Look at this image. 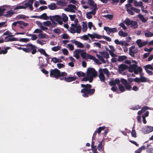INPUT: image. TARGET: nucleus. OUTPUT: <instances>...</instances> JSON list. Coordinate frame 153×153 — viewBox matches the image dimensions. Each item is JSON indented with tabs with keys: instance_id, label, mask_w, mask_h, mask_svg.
<instances>
[{
	"instance_id": "nucleus-60",
	"label": "nucleus",
	"mask_w": 153,
	"mask_h": 153,
	"mask_svg": "<svg viewBox=\"0 0 153 153\" xmlns=\"http://www.w3.org/2000/svg\"><path fill=\"white\" fill-rule=\"evenodd\" d=\"M38 36L41 39L45 38L46 36V34H45L40 33L38 34Z\"/></svg>"
},
{
	"instance_id": "nucleus-20",
	"label": "nucleus",
	"mask_w": 153,
	"mask_h": 153,
	"mask_svg": "<svg viewBox=\"0 0 153 153\" xmlns=\"http://www.w3.org/2000/svg\"><path fill=\"white\" fill-rule=\"evenodd\" d=\"M146 152L147 153H153V147L150 144L147 145Z\"/></svg>"
},
{
	"instance_id": "nucleus-38",
	"label": "nucleus",
	"mask_w": 153,
	"mask_h": 153,
	"mask_svg": "<svg viewBox=\"0 0 153 153\" xmlns=\"http://www.w3.org/2000/svg\"><path fill=\"white\" fill-rule=\"evenodd\" d=\"M134 47H132L130 48L129 49V54L130 56L132 57H134V53H135L134 51H132L131 49H134Z\"/></svg>"
},
{
	"instance_id": "nucleus-8",
	"label": "nucleus",
	"mask_w": 153,
	"mask_h": 153,
	"mask_svg": "<svg viewBox=\"0 0 153 153\" xmlns=\"http://www.w3.org/2000/svg\"><path fill=\"white\" fill-rule=\"evenodd\" d=\"M88 36L90 37L91 39L96 38L98 39H100L101 38V36L98 35L96 33H94L92 34L90 33H88V35H84L82 36L84 39L85 40H87L89 39Z\"/></svg>"
},
{
	"instance_id": "nucleus-61",
	"label": "nucleus",
	"mask_w": 153,
	"mask_h": 153,
	"mask_svg": "<svg viewBox=\"0 0 153 153\" xmlns=\"http://www.w3.org/2000/svg\"><path fill=\"white\" fill-rule=\"evenodd\" d=\"M104 16L105 18H108L110 20H111L113 18V15L111 14H107L105 15Z\"/></svg>"
},
{
	"instance_id": "nucleus-16",
	"label": "nucleus",
	"mask_w": 153,
	"mask_h": 153,
	"mask_svg": "<svg viewBox=\"0 0 153 153\" xmlns=\"http://www.w3.org/2000/svg\"><path fill=\"white\" fill-rule=\"evenodd\" d=\"M31 17L33 18H38L40 19H42L45 20H48L49 19V18L47 16V14L46 13H44L40 16H32Z\"/></svg>"
},
{
	"instance_id": "nucleus-63",
	"label": "nucleus",
	"mask_w": 153,
	"mask_h": 153,
	"mask_svg": "<svg viewBox=\"0 0 153 153\" xmlns=\"http://www.w3.org/2000/svg\"><path fill=\"white\" fill-rule=\"evenodd\" d=\"M91 148L93 153H96L97 152V148L96 146H93L91 147Z\"/></svg>"
},
{
	"instance_id": "nucleus-28",
	"label": "nucleus",
	"mask_w": 153,
	"mask_h": 153,
	"mask_svg": "<svg viewBox=\"0 0 153 153\" xmlns=\"http://www.w3.org/2000/svg\"><path fill=\"white\" fill-rule=\"evenodd\" d=\"M87 3L90 6L92 7L91 8H94L95 5L97 6V4L94 3V1L93 0H88Z\"/></svg>"
},
{
	"instance_id": "nucleus-48",
	"label": "nucleus",
	"mask_w": 153,
	"mask_h": 153,
	"mask_svg": "<svg viewBox=\"0 0 153 153\" xmlns=\"http://www.w3.org/2000/svg\"><path fill=\"white\" fill-rule=\"evenodd\" d=\"M102 70L103 73L104 72L107 76H108L109 75V72L107 68H105L102 69Z\"/></svg>"
},
{
	"instance_id": "nucleus-34",
	"label": "nucleus",
	"mask_w": 153,
	"mask_h": 153,
	"mask_svg": "<svg viewBox=\"0 0 153 153\" xmlns=\"http://www.w3.org/2000/svg\"><path fill=\"white\" fill-rule=\"evenodd\" d=\"M140 73V82H146L147 80L146 78L142 76V75H143V74H142L141 73Z\"/></svg>"
},
{
	"instance_id": "nucleus-45",
	"label": "nucleus",
	"mask_w": 153,
	"mask_h": 153,
	"mask_svg": "<svg viewBox=\"0 0 153 153\" xmlns=\"http://www.w3.org/2000/svg\"><path fill=\"white\" fill-rule=\"evenodd\" d=\"M81 26L80 25H77L76 27V32L78 33H80L81 29Z\"/></svg>"
},
{
	"instance_id": "nucleus-55",
	"label": "nucleus",
	"mask_w": 153,
	"mask_h": 153,
	"mask_svg": "<svg viewBox=\"0 0 153 153\" xmlns=\"http://www.w3.org/2000/svg\"><path fill=\"white\" fill-rule=\"evenodd\" d=\"M108 51L111 56L113 57H115L117 56V55L114 53V51H111V50H108Z\"/></svg>"
},
{
	"instance_id": "nucleus-50",
	"label": "nucleus",
	"mask_w": 153,
	"mask_h": 153,
	"mask_svg": "<svg viewBox=\"0 0 153 153\" xmlns=\"http://www.w3.org/2000/svg\"><path fill=\"white\" fill-rule=\"evenodd\" d=\"M53 19L55 20L56 22H57L60 19H61V17L59 15H56L53 16Z\"/></svg>"
},
{
	"instance_id": "nucleus-56",
	"label": "nucleus",
	"mask_w": 153,
	"mask_h": 153,
	"mask_svg": "<svg viewBox=\"0 0 153 153\" xmlns=\"http://www.w3.org/2000/svg\"><path fill=\"white\" fill-rule=\"evenodd\" d=\"M43 24L45 26H49L51 25V22L50 21H48L46 22H43Z\"/></svg>"
},
{
	"instance_id": "nucleus-46",
	"label": "nucleus",
	"mask_w": 153,
	"mask_h": 153,
	"mask_svg": "<svg viewBox=\"0 0 153 153\" xmlns=\"http://www.w3.org/2000/svg\"><path fill=\"white\" fill-rule=\"evenodd\" d=\"M119 90L121 92H123L125 91V88L124 86L121 84L119 85Z\"/></svg>"
},
{
	"instance_id": "nucleus-32",
	"label": "nucleus",
	"mask_w": 153,
	"mask_h": 153,
	"mask_svg": "<svg viewBox=\"0 0 153 153\" xmlns=\"http://www.w3.org/2000/svg\"><path fill=\"white\" fill-rule=\"evenodd\" d=\"M76 74L79 77L84 76L86 75V74L85 73L81 71H79L76 72Z\"/></svg>"
},
{
	"instance_id": "nucleus-51",
	"label": "nucleus",
	"mask_w": 153,
	"mask_h": 153,
	"mask_svg": "<svg viewBox=\"0 0 153 153\" xmlns=\"http://www.w3.org/2000/svg\"><path fill=\"white\" fill-rule=\"evenodd\" d=\"M136 43L139 48L142 47V42L141 39H139L137 40Z\"/></svg>"
},
{
	"instance_id": "nucleus-14",
	"label": "nucleus",
	"mask_w": 153,
	"mask_h": 153,
	"mask_svg": "<svg viewBox=\"0 0 153 153\" xmlns=\"http://www.w3.org/2000/svg\"><path fill=\"white\" fill-rule=\"evenodd\" d=\"M34 1V0H29L28 2L25 3L24 4L25 9L27 8L28 7L31 10H33V4Z\"/></svg>"
},
{
	"instance_id": "nucleus-13",
	"label": "nucleus",
	"mask_w": 153,
	"mask_h": 153,
	"mask_svg": "<svg viewBox=\"0 0 153 153\" xmlns=\"http://www.w3.org/2000/svg\"><path fill=\"white\" fill-rule=\"evenodd\" d=\"M142 131L144 134H148L153 131V127L147 126L144 128H143Z\"/></svg>"
},
{
	"instance_id": "nucleus-11",
	"label": "nucleus",
	"mask_w": 153,
	"mask_h": 153,
	"mask_svg": "<svg viewBox=\"0 0 153 153\" xmlns=\"http://www.w3.org/2000/svg\"><path fill=\"white\" fill-rule=\"evenodd\" d=\"M104 29L105 30L108 35H110L111 33H114L117 31V28L115 27L112 28L108 27L105 26L104 27Z\"/></svg>"
},
{
	"instance_id": "nucleus-9",
	"label": "nucleus",
	"mask_w": 153,
	"mask_h": 153,
	"mask_svg": "<svg viewBox=\"0 0 153 153\" xmlns=\"http://www.w3.org/2000/svg\"><path fill=\"white\" fill-rule=\"evenodd\" d=\"M81 56L82 58L85 59H93L94 60L95 59L97 60L96 59V58L95 57L86 53L84 51V50L82 52V53H81Z\"/></svg>"
},
{
	"instance_id": "nucleus-21",
	"label": "nucleus",
	"mask_w": 153,
	"mask_h": 153,
	"mask_svg": "<svg viewBox=\"0 0 153 153\" xmlns=\"http://www.w3.org/2000/svg\"><path fill=\"white\" fill-rule=\"evenodd\" d=\"M77 79L76 76L71 77L68 76L66 77V82H70L75 81Z\"/></svg>"
},
{
	"instance_id": "nucleus-64",
	"label": "nucleus",
	"mask_w": 153,
	"mask_h": 153,
	"mask_svg": "<svg viewBox=\"0 0 153 153\" xmlns=\"http://www.w3.org/2000/svg\"><path fill=\"white\" fill-rule=\"evenodd\" d=\"M62 38L64 39H67L69 38L68 35L66 34H64L62 35Z\"/></svg>"
},
{
	"instance_id": "nucleus-42",
	"label": "nucleus",
	"mask_w": 153,
	"mask_h": 153,
	"mask_svg": "<svg viewBox=\"0 0 153 153\" xmlns=\"http://www.w3.org/2000/svg\"><path fill=\"white\" fill-rule=\"evenodd\" d=\"M51 61H53L55 63H56L58 62H61L62 60L60 59H57L56 57H53L52 58Z\"/></svg>"
},
{
	"instance_id": "nucleus-57",
	"label": "nucleus",
	"mask_w": 153,
	"mask_h": 153,
	"mask_svg": "<svg viewBox=\"0 0 153 153\" xmlns=\"http://www.w3.org/2000/svg\"><path fill=\"white\" fill-rule=\"evenodd\" d=\"M6 22H0V28L7 26V25H6Z\"/></svg>"
},
{
	"instance_id": "nucleus-43",
	"label": "nucleus",
	"mask_w": 153,
	"mask_h": 153,
	"mask_svg": "<svg viewBox=\"0 0 153 153\" xmlns=\"http://www.w3.org/2000/svg\"><path fill=\"white\" fill-rule=\"evenodd\" d=\"M144 68L145 70H148V69L152 70L153 67H152L151 65L148 64L144 66Z\"/></svg>"
},
{
	"instance_id": "nucleus-15",
	"label": "nucleus",
	"mask_w": 153,
	"mask_h": 153,
	"mask_svg": "<svg viewBox=\"0 0 153 153\" xmlns=\"http://www.w3.org/2000/svg\"><path fill=\"white\" fill-rule=\"evenodd\" d=\"M99 77L100 80L101 82H104L105 79V77L103 73L102 69L101 68H100L99 70Z\"/></svg>"
},
{
	"instance_id": "nucleus-25",
	"label": "nucleus",
	"mask_w": 153,
	"mask_h": 153,
	"mask_svg": "<svg viewBox=\"0 0 153 153\" xmlns=\"http://www.w3.org/2000/svg\"><path fill=\"white\" fill-rule=\"evenodd\" d=\"M48 7L49 9L51 10H55L57 8V6L54 3H51L50 4L48 5Z\"/></svg>"
},
{
	"instance_id": "nucleus-18",
	"label": "nucleus",
	"mask_w": 153,
	"mask_h": 153,
	"mask_svg": "<svg viewBox=\"0 0 153 153\" xmlns=\"http://www.w3.org/2000/svg\"><path fill=\"white\" fill-rule=\"evenodd\" d=\"M128 68V67L127 65L123 64L120 65L118 67V69L120 72H123Z\"/></svg>"
},
{
	"instance_id": "nucleus-29",
	"label": "nucleus",
	"mask_w": 153,
	"mask_h": 153,
	"mask_svg": "<svg viewBox=\"0 0 153 153\" xmlns=\"http://www.w3.org/2000/svg\"><path fill=\"white\" fill-rule=\"evenodd\" d=\"M100 53L102 55L104 56V57L108 59L109 58V54L107 52L104 51H100Z\"/></svg>"
},
{
	"instance_id": "nucleus-26",
	"label": "nucleus",
	"mask_w": 153,
	"mask_h": 153,
	"mask_svg": "<svg viewBox=\"0 0 153 153\" xmlns=\"http://www.w3.org/2000/svg\"><path fill=\"white\" fill-rule=\"evenodd\" d=\"M127 59V57L125 55L119 56L118 57L117 61L119 62H122Z\"/></svg>"
},
{
	"instance_id": "nucleus-39",
	"label": "nucleus",
	"mask_w": 153,
	"mask_h": 153,
	"mask_svg": "<svg viewBox=\"0 0 153 153\" xmlns=\"http://www.w3.org/2000/svg\"><path fill=\"white\" fill-rule=\"evenodd\" d=\"M134 127L133 126L132 130L131 132V134L132 137L135 138L137 137L136 132L135 130L134 129Z\"/></svg>"
},
{
	"instance_id": "nucleus-33",
	"label": "nucleus",
	"mask_w": 153,
	"mask_h": 153,
	"mask_svg": "<svg viewBox=\"0 0 153 153\" xmlns=\"http://www.w3.org/2000/svg\"><path fill=\"white\" fill-rule=\"evenodd\" d=\"M14 13L12 12L11 10H9L7 12V14H5L4 16L7 17H10Z\"/></svg>"
},
{
	"instance_id": "nucleus-22",
	"label": "nucleus",
	"mask_w": 153,
	"mask_h": 153,
	"mask_svg": "<svg viewBox=\"0 0 153 153\" xmlns=\"http://www.w3.org/2000/svg\"><path fill=\"white\" fill-rule=\"evenodd\" d=\"M72 43H74L75 45H77V47L79 48H83V45L79 42L77 41L74 40L72 42Z\"/></svg>"
},
{
	"instance_id": "nucleus-2",
	"label": "nucleus",
	"mask_w": 153,
	"mask_h": 153,
	"mask_svg": "<svg viewBox=\"0 0 153 153\" xmlns=\"http://www.w3.org/2000/svg\"><path fill=\"white\" fill-rule=\"evenodd\" d=\"M26 46L28 48H21V47H17L16 46V47L17 48V49L19 50H22L24 51L26 53H30L31 52L32 54H34L36 53L37 52V47L35 45L31 43H29L27 44Z\"/></svg>"
},
{
	"instance_id": "nucleus-7",
	"label": "nucleus",
	"mask_w": 153,
	"mask_h": 153,
	"mask_svg": "<svg viewBox=\"0 0 153 153\" xmlns=\"http://www.w3.org/2000/svg\"><path fill=\"white\" fill-rule=\"evenodd\" d=\"M86 74L89 76H91L93 79V77H96L97 75V72L93 68H88L87 69Z\"/></svg>"
},
{
	"instance_id": "nucleus-30",
	"label": "nucleus",
	"mask_w": 153,
	"mask_h": 153,
	"mask_svg": "<svg viewBox=\"0 0 153 153\" xmlns=\"http://www.w3.org/2000/svg\"><path fill=\"white\" fill-rule=\"evenodd\" d=\"M103 141V140H102L101 141L99 142V143L97 147L98 151L100 152H101L102 151V143Z\"/></svg>"
},
{
	"instance_id": "nucleus-59",
	"label": "nucleus",
	"mask_w": 153,
	"mask_h": 153,
	"mask_svg": "<svg viewBox=\"0 0 153 153\" xmlns=\"http://www.w3.org/2000/svg\"><path fill=\"white\" fill-rule=\"evenodd\" d=\"M120 81L123 84H124V85L128 83L127 81L123 78H122L120 79Z\"/></svg>"
},
{
	"instance_id": "nucleus-53",
	"label": "nucleus",
	"mask_w": 153,
	"mask_h": 153,
	"mask_svg": "<svg viewBox=\"0 0 153 153\" xmlns=\"http://www.w3.org/2000/svg\"><path fill=\"white\" fill-rule=\"evenodd\" d=\"M30 40V39L28 38H21L19 40H18V41H19L20 42H26L29 41Z\"/></svg>"
},
{
	"instance_id": "nucleus-52",
	"label": "nucleus",
	"mask_w": 153,
	"mask_h": 153,
	"mask_svg": "<svg viewBox=\"0 0 153 153\" xmlns=\"http://www.w3.org/2000/svg\"><path fill=\"white\" fill-rule=\"evenodd\" d=\"M126 88V89L128 91H130L131 88V85L129 84L128 83L124 85Z\"/></svg>"
},
{
	"instance_id": "nucleus-58",
	"label": "nucleus",
	"mask_w": 153,
	"mask_h": 153,
	"mask_svg": "<svg viewBox=\"0 0 153 153\" xmlns=\"http://www.w3.org/2000/svg\"><path fill=\"white\" fill-rule=\"evenodd\" d=\"M63 54L64 55H67L68 53V51L67 49L64 48L62 50Z\"/></svg>"
},
{
	"instance_id": "nucleus-41",
	"label": "nucleus",
	"mask_w": 153,
	"mask_h": 153,
	"mask_svg": "<svg viewBox=\"0 0 153 153\" xmlns=\"http://www.w3.org/2000/svg\"><path fill=\"white\" fill-rule=\"evenodd\" d=\"M62 21L64 22H67L68 19V18L67 16V15L65 14L62 13Z\"/></svg>"
},
{
	"instance_id": "nucleus-10",
	"label": "nucleus",
	"mask_w": 153,
	"mask_h": 153,
	"mask_svg": "<svg viewBox=\"0 0 153 153\" xmlns=\"http://www.w3.org/2000/svg\"><path fill=\"white\" fill-rule=\"evenodd\" d=\"M76 10H77L76 7L75 5L72 4L68 5V7L65 9V10L73 13H75Z\"/></svg>"
},
{
	"instance_id": "nucleus-19",
	"label": "nucleus",
	"mask_w": 153,
	"mask_h": 153,
	"mask_svg": "<svg viewBox=\"0 0 153 153\" xmlns=\"http://www.w3.org/2000/svg\"><path fill=\"white\" fill-rule=\"evenodd\" d=\"M5 42H13L14 41H18V39L15 38H10L8 36H6L5 37Z\"/></svg>"
},
{
	"instance_id": "nucleus-49",
	"label": "nucleus",
	"mask_w": 153,
	"mask_h": 153,
	"mask_svg": "<svg viewBox=\"0 0 153 153\" xmlns=\"http://www.w3.org/2000/svg\"><path fill=\"white\" fill-rule=\"evenodd\" d=\"M22 9H25L24 4L23 5H19L16 6L14 8V10Z\"/></svg>"
},
{
	"instance_id": "nucleus-36",
	"label": "nucleus",
	"mask_w": 153,
	"mask_h": 153,
	"mask_svg": "<svg viewBox=\"0 0 153 153\" xmlns=\"http://www.w3.org/2000/svg\"><path fill=\"white\" fill-rule=\"evenodd\" d=\"M61 48V47L60 46H54L51 48V50L52 51H56L60 50Z\"/></svg>"
},
{
	"instance_id": "nucleus-27",
	"label": "nucleus",
	"mask_w": 153,
	"mask_h": 153,
	"mask_svg": "<svg viewBox=\"0 0 153 153\" xmlns=\"http://www.w3.org/2000/svg\"><path fill=\"white\" fill-rule=\"evenodd\" d=\"M38 51L41 54H43L45 56L48 57L49 56V55H48L46 52L45 50L42 48H39Z\"/></svg>"
},
{
	"instance_id": "nucleus-44",
	"label": "nucleus",
	"mask_w": 153,
	"mask_h": 153,
	"mask_svg": "<svg viewBox=\"0 0 153 153\" xmlns=\"http://www.w3.org/2000/svg\"><path fill=\"white\" fill-rule=\"evenodd\" d=\"M145 35L146 37H151L153 36V33L150 32H145Z\"/></svg>"
},
{
	"instance_id": "nucleus-23",
	"label": "nucleus",
	"mask_w": 153,
	"mask_h": 153,
	"mask_svg": "<svg viewBox=\"0 0 153 153\" xmlns=\"http://www.w3.org/2000/svg\"><path fill=\"white\" fill-rule=\"evenodd\" d=\"M91 9L92 10V11L88 12V14H92L93 15H95L96 13V11L97 9V6L95 5L94 6V8H91Z\"/></svg>"
},
{
	"instance_id": "nucleus-6",
	"label": "nucleus",
	"mask_w": 153,
	"mask_h": 153,
	"mask_svg": "<svg viewBox=\"0 0 153 153\" xmlns=\"http://www.w3.org/2000/svg\"><path fill=\"white\" fill-rule=\"evenodd\" d=\"M124 22L127 26L130 25L131 27L133 29H135L138 27V23L136 21L131 20L128 18H127L124 21Z\"/></svg>"
},
{
	"instance_id": "nucleus-37",
	"label": "nucleus",
	"mask_w": 153,
	"mask_h": 153,
	"mask_svg": "<svg viewBox=\"0 0 153 153\" xmlns=\"http://www.w3.org/2000/svg\"><path fill=\"white\" fill-rule=\"evenodd\" d=\"M83 51V50H81L80 49H77L74 52V54H76L77 55H79L80 54V55H81V53H82V52Z\"/></svg>"
},
{
	"instance_id": "nucleus-4",
	"label": "nucleus",
	"mask_w": 153,
	"mask_h": 153,
	"mask_svg": "<svg viewBox=\"0 0 153 153\" xmlns=\"http://www.w3.org/2000/svg\"><path fill=\"white\" fill-rule=\"evenodd\" d=\"M67 74L65 72H60V71L56 68L51 69L50 71V76L52 78L58 79L60 76H67Z\"/></svg>"
},
{
	"instance_id": "nucleus-12",
	"label": "nucleus",
	"mask_w": 153,
	"mask_h": 153,
	"mask_svg": "<svg viewBox=\"0 0 153 153\" xmlns=\"http://www.w3.org/2000/svg\"><path fill=\"white\" fill-rule=\"evenodd\" d=\"M143 3L142 2L140 1L139 2H137V1L135 0L134 2V4L136 7H141V10L142 11L146 13H148V11L147 10H143Z\"/></svg>"
},
{
	"instance_id": "nucleus-3",
	"label": "nucleus",
	"mask_w": 153,
	"mask_h": 153,
	"mask_svg": "<svg viewBox=\"0 0 153 153\" xmlns=\"http://www.w3.org/2000/svg\"><path fill=\"white\" fill-rule=\"evenodd\" d=\"M134 0H128V2L129 3L125 5L126 10L128 13L131 15H134V12L136 13H139L140 11V9H137L133 7L131 4L132 3Z\"/></svg>"
},
{
	"instance_id": "nucleus-40",
	"label": "nucleus",
	"mask_w": 153,
	"mask_h": 153,
	"mask_svg": "<svg viewBox=\"0 0 153 153\" xmlns=\"http://www.w3.org/2000/svg\"><path fill=\"white\" fill-rule=\"evenodd\" d=\"M106 127L105 126H102V127H99L97 130H96L97 132V133L99 135L101 132L103 130H104L105 129Z\"/></svg>"
},
{
	"instance_id": "nucleus-1",
	"label": "nucleus",
	"mask_w": 153,
	"mask_h": 153,
	"mask_svg": "<svg viewBox=\"0 0 153 153\" xmlns=\"http://www.w3.org/2000/svg\"><path fill=\"white\" fill-rule=\"evenodd\" d=\"M81 86L83 88L81 90V92L83 93L82 95L84 97H88L89 95L91 96L95 92V89H91L92 86L90 84H82Z\"/></svg>"
},
{
	"instance_id": "nucleus-24",
	"label": "nucleus",
	"mask_w": 153,
	"mask_h": 153,
	"mask_svg": "<svg viewBox=\"0 0 153 153\" xmlns=\"http://www.w3.org/2000/svg\"><path fill=\"white\" fill-rule=\"evenodd\" d=\"M138 13L139 14L137 15V16L138 17L139 19L143 22H146L147 20L144 18L143 16L140 13V12Z\"/></svg>"
},
{
	"instance_id": "nucleus-62",
	"label": "nucleus",
	"mask_w": 153,
	"mask_h": 153,
	"mask_svg": "<svg viewBox=\"0 0 153 153\" xmlns=\"http://www.w3.org/2000/svg\"><path fill=\"white\" fill-rule=\"evenodd\" d=\"M69 16L70 17L71 20V21H73L75 19L76 17V14H74L73 15H69Z\"/></svg>"
},
{
	"instance_id": "nucleus-47",
	"label": "nucleus",
	"mask_w": 153,
	"mask_h": 153,
	"mask_svg": "<svg viewBox=\"0 0 153 153\" xmlns=\"http://www.w3.org/2000/svg\"><path fill=\"white\" fill-rule=\"evenodd\" d=\"M3 48H2V49H1V47H0V54H6L7 53V51L6 50H4L3 49Z\"/></svg>"
},
{
	"instance_id": "nucleus-31",
	"label": "nucleus",
	"mask_w": 153,
	"mask_h": 153,
	"mask_svg": "<svg viewBox=\"0 0 153 153\" xmlns=\"http://www.w3.org/2000/svg\"><path fill=\"white\" fill-rule=\"evenodd\" d=\"M118 34L120 36L124 37H126L128 35V33L126 32H124L122 30H120L118 32Z\"/></svg>"
},
{
	"instance_id": "nucleus-54",
	"label": "nucleus",
	"mask_w": 153,
	"mask_h": 153,
	"mask_svg": "<svg viewBox=\"0 0 153 153\" xmlns=\"http://www.w3.org/2000/svg\"><path fill=\"white\" fill-rule=\"evenodd\" d=\"M19 25H23V26L25 27L27 26L28 25V24L27 23L25 22L22 21H19Z\"/></svg>"
},
{
	"instance_id": "nucleus-35",
	"label": "nucleus",
	"mask_w": 153,
	"mask_h": 153,
	"mask_svg": "<svg viewBox=\"0 0 153 153\" xmlns=\"http://www.w3.org/2000/svg\"><path fill=\"white\" fill-rule=\"evenodd\" d=\"M82 26V31L83 32H85L87 29V24L86 23L83 22Z\"/></svg>"
},
{
	"instance_id": "nucleus-17",
	"label": "nucleus",
	"mask_w": 153,
	"mask_h": 153,
	"mask_svg": "<svg viewBox=\"0 0 153 153\" xmlns=\"http://www.w3.org/2000/svg\"><path fill=\"white\" fill-rule=\"evenodd\" d=\"M84 77L82 79V81H88L89 82H91L93 80V79L91 76H89L87 74L86 76H83Z\"/></svg>"
},
{
	"instance_id": "nucleus-5",
	"label": "nucleus",
	"mask_w": 153,
	"mask_h": 153,
	"mask_svg": "<svg viewBox=\"0 0 153 153\" xmlns=\"http://www.w3.org/2000/svg\"><path fill=\"white\" fill-rule=\"evenodd\" d=\"M137 63L135 62L134 64L130 65L128 68V71L132 73L133 72L136 74H137L138 73H141L143 71L142 68L140 66L137 67Z\"/></svg>"
}]
</instances>
